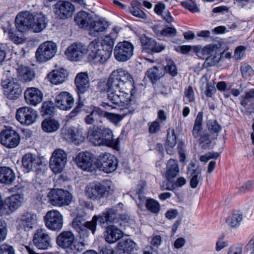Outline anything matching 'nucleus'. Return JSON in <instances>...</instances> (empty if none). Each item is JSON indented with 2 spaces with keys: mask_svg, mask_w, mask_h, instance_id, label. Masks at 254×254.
Returning <instances> with one entry per match:
<instances>
[{
  "mask_svg": "<svg viewBox=\"0 0 254 254\" xmlns=\"http://www.w3.org/2000/svg\"><path fill=\"white\" fill-rule=\"evenodd\" d=\"M94 156L86 151L79 153L75 158L77 166L83 171L92 172L95 170Z\"/></svg>",
  "mask_w": 254,
  "mask_h": 254,
  "instance_id": "a211bd4d",
  "label": "nucleus"
},
{
  "mask_svg": "<svg viewBox=\"0 0 254 254\" xmlns=\"http://www.w3.org/2000/svg\"><path fill=\"white\" fill-rule=\"evenodd\" d=\"M241 98L242 100L241 104L245 107L247 105L248 102L252 99L254 98V89H251L249 91L246 92L245 96H242Z\"/></svg>",
  "mask_w": 254,
  "mask_h": 254,
  "instance_id": "13d9d810",
  "label": "nucleus"
},
{
  "mask_svg": "<svg viewBox=\"0 0 254 254\" xmlns=\"http://www.w3.org/2000/svg\"><path fill=\"white\" fill-rule=\"evenodd\" d=\"M56 52V44L52 41H47L39 46L36 52L35 56L38 62L44 63L51 59Z\"/></svg>",
  "mask_w": 254,
  "mask_h": 254,
  "instance_id": "9b49d317",
  "label": "nucleus"
},
{
  "mask_svg": "<svg viewBox=\"0 0 254 254\" xmlns=\"http://www.w3.org/2000/svg\"><path fill=\"white\" fill-rule=\"evenodd\" d=\"M20 224L25 231L32 229L37 221V215L34 213L26 212L20 219Z\"/></svg>",
  "mask_w": 254,
  "mask_h": 254,
  "instance_id": "c85d7f7f",
  "label": "nucleus"
},
{
  "mask_svg": "<svg viewBox=\"0 0 254 254\" xmlns=\"http://www.w3.org/2000/svg\"><path fill=\"white\" fill-rule=\"evenodd\" d=\"M64 138L68 141L78 144L84 140L82 130L81 129L75 127L68 128L65 133Z\"/></svg>",
  "mask_w": 254,
  "mask_h": 254,
  "instance_id": "cd10ccee",
  "label": "nucleus"
},
{
  "mask_svg": "<svg viewBox=\"0 0 254 254\" xmlns=\"http://www.w3.org/2000/svg\"><path fill=\"white\" fill-rule=\"evenodd\" d=\"M133 80L127 71L119 68L110 74L107 81H100L97 85L101 93H108L109 103L102 102L101 106L106 109H127L126 114L131 112L128 109L132 103L131 98L135 93Z\"/></svg>",
  "mask_w": 254,
  "mask_h": 254,
  "instance_id": "f257e3e1",
  "label": "nucleus"
},
{
  "mask_svg": "<svg viewBox=\"0 0 254 254\" xmlns=\"http://www.w3.org/2000/svg\"><path fill=\"white\" fill-rule=\"evenodd\" d=\"M0 254H15L12 247L6 244L0 245Z\"/></svg>",
  "mask_w": 254,
  "mask_h": 254,
  "instance_id": "69168bd1",
  "label": "nucleus"
},
{
  "mask_svg": "<svg viewBox=\"0 0 254 254\" xmlns=\"http://www.w3.org/2000/svg\"><path fill=\"white\" fill-rule=\"evenodd\" d=\"M215 138L216 137L214 134H211L209 132L204 133L199 138V144L202 148H207L211 144L212 140H214Z\"/></svg>",
  "mask_w": 254,
  "mask_h": 254,
  "instance_id": "a18cd8bd",
  "label": "nucleus"
},
{
  "mask_svg": "<svg viewBox=\"0 0 254 254\" xmlns=\"http://www.w3.org/2000/svg\"><path fill=\"white\" fill-rule=\"evenodd\" d=\"M19 134L14 130L7 128L2 130L0 133V142L7 148L16 147L20 143Z\"/></svg>",
  "mask_w": 254,
  "mask_h": 254,
  "instance_id": "4468645a",
  "label": "nucleus"
},
{
  "mask_svg": "<svg viewBox=\"0 0 254 254\" xmlns=\"http://www.w3.org/2000/svg\"><path fill=\"white\" fill-rule=\"evenodd\" d=\"M24 201L23 194H15L6 198L4 201L1 200L0 205L1 216L9 215L19 208Z\"/></svg>",
  "mask_w": 254,
  "mask_h": 254,
  "instance_id": "0eeeda50",
  "label": "nucleus"
},
{
  "mask_svg": "<svg viewBox=\"0 0 254 254\" xmlns=\"http://www.w3.org/2000/svg\"><path fill=\"white\" fill-rule=\"evenodd\" d=\"M66 72L63 68L59 70H53L48 75L50 82L54 84H60L63 83L66 77Z\"/></svg>",
  "mask_w": 254,
  "mask_h": 254,
  "instance_id": "c9c22d12",
  "label": "nucleus"
},
{
  "mask_svg": "<svg viewBox=\"0 0 254 254\" xmlns=\"http://www.w3.org/2000/svg\"><path fill=\"white\" fill-rule=\"evenodd\" d=\"M101 127L93 126L88 131L87 137L89 141L95 146L103 145L101 138Z\"/></svg>",
  "mask_w": 254,
  "mask_h": 254,
  "instance_id": "72a5a7b5",
  "label": "nucleus"
},
{
  "mask_svg": "<svg viewBox=\"0 0 254 254\" xmlns=\"http://www.w3.org/2000/svg\"><path fill=\"white\" fill-rule=\"evenodd\" d=\"M203 119V113L199 112L195 120L194 124L192 130L193 137L195 138L200 136V131L202 130V122Z\"/></svg>",
  "mask_w": 254,
  "mask_h": 254,
  "instance_id": "37998d69",
  "label": "nucleus"
},
{
  "mask_svg": "<svg viewBox=\"0 0 254 254\" xmlns=\"http://www.w3.org/2000/svg\"><path fill=\"white\" fill-rule=\"evenodd\" d=\"M177 143L176 136L174 129H169L167 136L166 144L169 147H174Z\"/></svg>",
  "mask_w": 254,
  "mask_h": 254,
  "instance_id": "4d7b16f0",
  "label": "nucleus"
},
{
  "mask_svg": "<svg viewBox=\"0 0 254 254\" xmlns=\"http://www.w3.org/2000/svg\"><path fill=\"white\" fill-rule=\"evenodd\" d=\"M184 94L185 97L189 102H194L195 100L194 92L192 87L189 86L187 88L185 89Z\"/></svg>",
  "mask_w": 254,
  "mask_h": 254,
  "instance_id": "0e129e2a",
  "label": "nucleus"
},
{
  "mask_svg": "<svg viewBox=\"0 0 254 254\" xmlns=\"http://www.w3.org/2000/svg\"><path fill=\"white\" fill-rule=\"evenodd\" d=\"M101 138L103 145L110 147H115L117 144V141L114 138L113 131L107 127H101Z\"/></svg>",
  "mask_w": 254,
  "mask_h": 254,
  "instance_id": "f704fd0d",
  "label": "nucleus"
},
{
  "mask_svg": "<svg viewBox=\"0 0 254 254\" xmlns=\"http://www.w3.org/2000/svg\"><path fill=\"white\" fill-rule=\"evenodd\" d=\"M56 243L60 248L69 250L74 253L80 252L83 249L82 242L75 241V236L70 231H64L57 237Z\"/></svg>",
  "mask_w": 254,
  "mask_h": 254,
  "instance_id": "39448f33",
  "label": "nucleus"
},
{
  "mask_svg": "<svg viewBox=\"0 0 254 254\" xmlns=\"http://www.w3.org/2000/svg\"><path fill=\"white\" fill-rule=\"evenodd\" d=\"M34 245L39 250H47L52 247V239L49 232L44 228L37 229L32 240Z\"/></svg>",
  "mask_w": 254,
  "mask_h": 254,
  "instance_id": "423d86ee",
  "label": "nucleus"
},
{
  "mask_svg": "<svg viewBox=\"0 0 254 254\" xmlns=\"http://www.w3.org/2000/svg\"><path fill=\"white\" fill-rule=\"evenodd\" d=\"M110 35L106 36L102 42L99 40L91 42L88 47V58L95 65L105 63L112 53L114 39Z\"/></svg>",
  "mask_w": 254,
  "mask_h": 254,
  "instance_id": "f03ea898",
  "label": "nucleus"
},
{
  "mask_svg": "<svg viewBox=\"0 0 254 254\" xmlns=\"http://www.w3.org/2000/svg\"><path fill=\"white\" fill-rule=\"evenodd\" d=\"M108 26V23L106 21L102 19L94 20L93 18L87 28L89 35L93 37H97L100 33L104 32Z\"/></svg>",
  "mask_w": 254,
  "mask_h": 254,
  "instance_id": "a878e982",
  "label": "nucleus"
},
{
  "mask_svg": "<svg viewBox=\"0 0 254 254\" xmlns=\"http://www.w3.org/2000/svg\"><path fill=\"white\" fill-rule=\"evenodd\" d=\"M246 49V47L243 46L238 47L235 51V59L237 60H241L244 55Z\"/></svg>",
  "mask_w": 254,
  "mask_h": 254,
  "instance_id": "774afa93",
  "label": "nucleus"
},
{
  "mask_svg": "<svg viewBox=\"0 0 254 254\" xmlns=\"http://www.w3.org/2000/svg\"><path fill=\"white\" fill-rule=\"evenodd\" d=\"M135 243L130 239L122 240L117 245L118 252L121 253H129L133 249Z\"/></svg>",
  "mask_w": 254,
  "mask_h": 254,
  "instance_id": "ea45409f",
  "label": "nucleus"
},
{
  "mask_svg": "<svg viewBox=\"0 0 254 254\" xmlns=\"http://www.w3.org/2000/svg\"><path fill=\"white\" fill-rule=\"evenodd\" d=\"M181 5L185 8L192 12H197L199 11L198 7L193 2L182 1Z\"/></svg>",
  "mask_w": 254,
  "mask_h": 254,
  "instance_id": "bf43d9fd",
  "label": "nucleus"
},
{
  "mask_svg": "<svg viewBox=\"0 0 254 254\" xmlns=\"http://www.w3.org/2000/svg\"><path fill=\"white\" fill-rule=\"evenodd\" d=\"M22 163L24 171L27 173L30 171L39 172L45 165L41 158L31 153L24 155L22 159Z\"/></svg>",
  "mask_w": 254,
  "mask_h": 254,
  "instance_id": "dca6fc26",
  "label": "nucleus"
},
{
  "mask_svg": "<svg viewBox=\"0 0 254 254\" xmlns=\"http://www.w3.org/2000/svg\"><path fill=\"white\" fill-rule=\"evenodd\" d=\"M15 117L21 125L29 126L36 121L37 112L29 107H23L17 110Z\"/></svg>",
  "mask_w": 254,
  "mask_h": 254,
  "instance_id": "2eb2a0df",
  "label": "nucleus"
},
{
  "mask_svg": "<svg viewBox=\"0 0 254 254\" xmlns=\"http://www.w3.org/2000/svg\"><path fill=\"white\" fill-rule=\"evenodd\" d=\"M201 169L200 168H196L193 170L191 175L192 178L190 181V186L193 188H196L197 186L198 182L201 179Z\"/></svg>",
  "mask_w": 254,
  "mask_h": 254,
  "instance_id": "49530a36",
  "label": "nucleus"
},
{
  "mask_svg": "<svg viewBox=\"0 0 254 254\" xmlns=\"http://www.w3.org/2000/svg\"><path fill=\"white\" fill-rule=\"evenodd\" d=\"M34 20V15L29 12L19 13L15 18V25L20 32H25L31 29L32 22Z\"/></svg>",
  "mask_w": 254,
  "mask_h": 254,
  "instance_id": "aec40b11",
  "label": "nucleus"
},
{
  "mask_svg": "<svg viewBox=\"0 0 254 254\" xmlns=\"http://www.w3.org/2000/svg\"><path fill=\"white\" fill-rule=\"evenodd\" d=\"M110 187L99 183L89 184L86 186L85 193L87 197L92 200H98L104 197L109 191Z\"/></svg>",
  "mask_w": 254,
  "mask_h": 254,
  "instance_id": "6ab92c4d",
  "label": "nucleus"
},
{
  "mask_svg": "<svg viewBox=\"0 0 254 254\" xmlns=\"http://www.w3.org/2000/svg\"><path fill=\"white\" fill-rule=\"evenodd\" d=\"M176 33V29L172 27H167L160 31V34L164 36L174 37Z\"/></svg>",
  "mask_w": 254,
  "mask_h": 254,
  "instance_id": "680f3d73",
  "label": "nucleus"
},
{
  "mask_svg": "<svg viewBox=\"0 0 254 254\" xmlns=\"http://www.w3.org/2000/svg\"><path fill=\"white\" fill-rule=\"evenodd\" d=\"M133 50L134 47L130 42L127 41L119 42L114 49L115 58L119 62H126L132 56Z\"/></svg>",
  "mask_w": 254,
  "mask_h": 254,
  "instance_id": "f8f14e48",
  "label": "nucleus"
},
{
  "mask_svg": "<svg viewBox=\"0 0 254 254\" xmlns=\"http://www.w3.org/2000/svg\"><path fill=\"white\" fill-rule=\"evenodd\" d=\"M44 220L45 226L50 230L60 231L63 228V216L58 210L53 209L48 211L44 217Z\"/></svg>",
  "mask_w": 254,
  "mask_h": 254,
  "instance_id": "6e6552de",
  "label": "nucleus"
},
{
  "mask_svg": "<svg viewBox=\"0 0 254 254\" xmlns=\"http://www.w3.org/2000/svg\"><path fill=\"white\" fill-rule=\"evenodd\" d=\"M98 222L100 225H104L105 223H108L109 221L107 219V216L105 211L100 214L98 215H94L91 222L95 225V232L96 230L97 222Z\"/></svg>",
  "mask_w": 254,
  "mask_h": 254,
  "instance_id": "864d4df0",
  "label": "nucleus"
},
{
  "mask_svg": "<svg viewBox=\"0 0 254 254\" xmlns=\"http://www.w3.org/2000/svg\"><path fill=\"white\" fill-rule=\"evenodd\" d=\"M84 50L81 44L73 43L67 48L65 54L69 60L77 61L82 58Z\"/></svg>",
  "mask_w": 254,
  "mask_h": 254,
  "instance_id": "393cba45",
  "label": "nucleus"
},
{
  "mask_svg": "<svg viewBox=\"0 0 254 254\" xmlns=\"http://www.w3.org/2000/svg\"><path fill=\"white\" fill-rule=\"evenodd\" d=\"M145 46L148 50L154 53H159L165 49V46L157 42L155 40L150 38L146 42Z\"/></svg>",
  "mask_w": 254,
  "mask_h": 254,
  "instance_id": "c03bdc74",
  "label": "nucleus"
},
{
  "mask_svg": "<svg viewBox=\"0 0 254 254\" xmlns=\"http://www.w3.org/2000/svg\"><path fill=\"white\" fill-rule=\"evenodd\" d=\"M254 0H235V3L241 8L247 7L250 8L252 6Z\"/></svg>",
  "mask_w": 254,
  "mask_h": 254,
  "instance_id": "338daca9",
  "label": "nucleus"
},
{
  "mask_svg": "<svg viewBox=\"0 0 254 254\" xmlns=\"http://www.w3.org/2000/svg\"><path fill=\"white\" fill-rule=\"evenodd\" d=\"M163 68L161 66H154L148 70L147 76L152 83H155L163 76Z\"/></svg>",
  "mask_w": 254,
  "mask_h": 254,
  "instance_id": "a19ab883",
  "label": "nucleus"
},
{
  "mask_svg": "<svg viewBox=\"0 0 254 254\" xmlns=\"http://www.w3.org/2000/svg\"><path fill=\"white\" fill-rule=\"evenodd\" d=\"M104 118H106L109 121L113 123L114 125H117L123 120L124 116L119 114L110 113L105 111Z\"/></svg>",
  "mask_w": 254,
  "mask_h": 254,
  "instance_id": "6e6d98bb",
  "label": "nucleus"
},
{
  "mask_svg": "<svg viewBox=\"0 0 254 254\" xmlns=\"http://www.w3.org/2000/svg\"><path fill=\"white\" fill-rule=\"evenodd\" d=\"M207 128L211 134H217L221 130V127L216 120L209 121L207 123Z\"/></svg>",
  "mask_w": 254,
  "mask_h": 254,
  "instance_id": "5fc2aeb1",
  "label": "nucleus"
},
{
  "mask_svg": "<svg viewBox=\"0 0 254 254\" xmlns=\"http://www.w3.org/2000/svg\"><path fill=\"white\" fill-rule=\"evenodd\" d=\"M34 21L32 22L30 30L34 32H40L46 27L45 17L42 14L34 15Z\"/></svg>",
  "mask_w": 254,
  "mask_h": 254,
  "instance_id": "e433bc0d",
  "label": "nucleus"
},
{
  "mask_svg": "<svg viewBox=\"0 0 254 254\" xmlns=\"http://www.w3.org/2000/svg\"><path fill=\"white\" fill-rule=\"evenodd\" d=\"M93 18V17L89 13L81 10L76 14L74 17V21L80 28L87 29Z\"/></svg>",
  "mask_w": 254,
  "mask_h": 254,
  "instance_id": "7c9ffc66",
  "label": "nucleus"
},
{
  "mask_svg": "<svg viewBox=\"0 0 254 254\" xmlns=\"http://www.w3.org/2000/svg\"><path fill=\"white\" fill-rule=\"evenodd\" d=\"M123 232L114 225H109L106 228L104 235L105 240L109 243H114L121 238Z\"/></svg>",
  "mask_w": 254,
  "mask_h": 254,
  "instance_id": "c756f323",
  "label": "nucleus"
},
{
  "mask_svg": "<svg viewBox=\"0 0 254 254\" xmlns=\"http://www.w3.org/2000/svg\"><path fill=\"white\" fill-rule=\"evenodd\" d=\"M55 102V105L61 110H68L72 107L74 99L71 94L64 91L56 96Z\"/></svg>",
  "mask_w": 254,
  "mask_h": 254,
  "instance_id": "4be33fe9",
  "label": "nucleus"
},
{
  "mask_svg": "<svg viewBox=\"0 0 254 254\" xmlns=\"http://www.w3.org/2000/svg\"><path fill=\"white\" fill-rule=\"evenodd\" d=\"M60 127V125L59 122L52 118L46 119L42 123L43 130L48 133L56 131Z\"/></svg>",
  "mask_w": 254,
  "mask_h": 254,
  "instance_id": "58836bf2",
  "label": "nucleus"
},
{
  "mask_svg": "<svg viewBox=\"0 0 254 254\" xmlns=\"http://www.w3.org/2000/svg\"><path fill=\"white\" fill-rule=\"evenodd\" d=\"M123 204L121 203L111 208H107L104 211L109 223L119 222V215L123 210Z\"/></svg>",
  "mask_w": 254,
  "mask_h": 254,
  "instance_id": "473e14b6",
  "label": "nucleus"
},
{
  "mask_svg": "<svg viewBox=\"0 0 254 254\" xmlns=\"http://www.w3.org/2000/svg\"><path fill=\"white\" fill-rule=\"evenodd\" d=\"M130 12L134 16L142 19L146 18V14L137 7L132 6L130 8Z\"/></svg>",
  "mask_w": 254,
  "mask_h": 254,
  "instance_id": "052dcab7",
  "label": "nucleus"
},
{
  "mask_svg": "<svg viewBox=\"0 0 254 254\" xmlns=\"http://www.w3.org/2000/svg\"><path fill=\"white\" fill-rule=\"evenodd\" d=\"M167 64L165 66V70L172 76H175L178 74L177 67L175 63L171 59H167Z\"/></svg>",
  "mask_w": 254,
  "mask_h": 254,
  "instance_id": "603ef678",
  "label": "nucleus"
},
{
  "mask_svg": "<svg viewBox=\"0 0 254 254\" xmlns=\"http://www.w3.org/2000/svg\"><path fill=\"white\" fill-rule=\"evenodd\" d=\"M105 111L98 107H93L89 114L84 118L87 125H93L95 123H102Z\"/></svg>",
  "mask_w": 254,
  "mask_h": 254,
  "instance_id": "b1692460",
  "label": "nucleus"
},
{
  "mask_svg": "<svg viewBox=\"0 0 254 254\" xmlns=\"http://www.w3.org/2000/svg\"><path fill=\"white\" fill-rule=\"evenodd\" d=\"M17 78L22 82H28L33 80L35 73L33 68L21 65L17 68Z\"/></svg>",
  "mask_w": 254,
  "mask_h": 254,
  "instance_id": "bb28decb",
  "label": "nucleus"
},
{
  "mask_svg": "<svg viewBox=\"0 0 254 254\" xmlns=\"http://www.w3.org/2000/svg\"><path fill=\"white\" fill-rule=\"evenodd\" d=\"M179 172V168L177 161L174 159H170L166 166V177L170 180L175 177Z\"/></svg>",
  "mask_w": 254,
  "mask_h": 254,
  "instance_id": "4c0bfd02",
  "label": "nucleus"
},
{
  "mask_svg": "<svg viewBox=\"0 0 254 254\" xmlns=\"http://www.w3.org/2000/svg\"><path fill=\"white\" fill-rule=\"evenodd\" d=\"M54 103L52 101H45L42 106L41 112L43 115H51L54 112Z\"/></svg>",
  "mask_w": 254,
  "mask_h": 254,
  "instance_id": "3c124183",
  "label": "nucleus"
},
{
  "mask_svg": "<svg viewBox=\"0 0 254 254\" xmlns=\"http://www.w3.org/2000/svg\"><path fill=\"white\" fill-rule=\"evenodd\" d=\"M228 246V244L227 241L225 240L223 237H220L216 242L215 250L217 252L220 251Z\"/></svg>",
  "mask_w": 254,
  "mask_h": 254,
  "instance_id": "e2e57ef3",
  "label": "nucleus"
},
{
  "mask_svg": "<svg viewBox=\"0 0 254 254\" xmlns=\"http://www.w3.org/2000/svg\"><path fill=\"white\" fill-rule=\"evenodd\" d=\"M99 169L106 173L114 172L117 168L118 161L115 156L110 153L100 154L97 159Z\"/></svg>",
  "mask_w": 254,
  "mask_h": 254,
  "instance_id": "f3484780",
  "label": "nucleus"
},
{
  "mask_svg": "<svg viewBox=\"0 0 254 254\" xmlns=\"http://www.w3.org/2000/svg\"><path fill=\"white\" fill-rule=\"evenodd\" d=\"M1 80V85L3 89L4 95L9 99L16 100L22 94V88L18 82L15 81L12 74L9 70L5 71Z\"/></svg>",
  "mask_w": 254,
  "mask_h": 254,
  "instance_id": "7ed1b4c3",
  "label": "nucleus"
},
{
  "mask_svg": "<svg viewBox=\"0 0 254 254\" xmlns=\"http://www.w3.org/2000/svg\"><path fill=\"white\" fill-rule=\"evenodd\" d=\"M196 55L200 59H204L208 57L210 55H213L215 52L214 47L211 45L205 46L203 48L196 47Z\"/></svg>",
  "mask_w": 254,
  "mask_h": 254,
  "instance_id": "79ce46f5",
  "label": "nucleus"
},
{
  "mask_svg": "<svg viewBox=\"0 0 254 254\" xmlns=\"http://www.w3.org/2000/svg\"><path fill=\"white\" fill-rule=\"evenodd\" d=\"M242 220V216L239 213L233 214L227 219V224L232 227H234L240 225Z\"/></svg>",
  "mask_w": 254,
  "mask_h": 254,
  "instance_id": "09e8293b",
  "label": "nucleus"
},
{
  "mask_svg": "<svg viewBox=\"0 0 254 254\" xmlns=\"http://www.w3.org/2000/svg\"><path fill=\"white\" fill-rule=\"evenodd\" d=\"M76 91L79 96V103L74 109L69 114L70 119L76 116L81 111L83 104L80 102L81 95L86 92L90 87V82L88 74L86 72L78 73L74 79Z\"/></svg>",
  "mask_w": 254,
  "mask_h": 254,
  "instance_id": "20e7f679",
  "label": "nucleus"
},
{
  "mask_svg": "<svg viewBox=\"0 0 254 254\" xmlns=\"http://www.w3.org/2000/svg\"><path fill=\"white\" fill-rule=\"evenodd\" d=\"M145 205L148 210L154 213L158 212L160 209L159 203L156 200L153 199H147L146 200Z\"/></svg>",
  "mask_w": 254,
  "mask_h": 254,
  "instance_id": "8fccbe9b",
  "label": "nucleus"
},
{
  "mask_svg": "<svg viewBox=\"0 0 254 254\" xmlns=\"http://www.w3.org/2000/svg\"><path fill=\"white\" fill-rule=\"evenodd\" d=\"M67 162V154L63 149H57L53 152L50 160V167L55 174L60 173Z\"/></svg>",
  "mask_w": 254,
  "mask_h": 254,
  "instance_id": "ddd939ff",
  "label": "nucleus"
},
{
  "mask_svg": "<svg viewBox=\"0 0 254 254\" xmlns=\"http://www.w3.org/2000/svg\"><path fill=\"white\" fill-rule=\"evenodd\" d=\"M24 97L28 104L36 106L42 102L43 94L38 88L30 87L25 91Z\"/></svg>",
  "mask_w": 254,
  "mask_h": 254,
  "instance_id": "5701e85b",
  "label": "nucleus"
},
{
  "mask_svg": "<svg viewBox=\"0 0 254 254\" xmlns=\"http://www.w3.org/2000/svg\"><path fill=\"white\" fill-rule=\"evenodd\" d=\"M48 197L53 205L62 206L69 204L72 200V195L67 190L62 189L51 190Z\"/></svg>",
  "mask_w": 254,
  "mask_h": 254,
  "instance_id": "9d476101",
  "label": "nucleus"
},
{
  "mask_svg": "<svg viewBox=\"0 0 254 254\" xmlns=\"http://www.w3.org/2000/svg\"><path fill=\"white\" fill-rule=\"evenodd\" d=\"M74 11V5L68 1L60 0L55 4V13L60 19L70 17Z\"/></svg>",
  "mask_w": 254,
  "mask_h": 254,
  "instance_id": "412c9836",
  "label": "nucleus"
},
{
  "mask_svg": "<svg viewBox=\"0 0 254 254\" xmlns=\"http://www.w3.org/2000/svg\"><path fill=\"white\" fill-rule=\"evenodd\" d=\"M72 228L79 234L81 238H87L89 234V230L92 234L95 233V225L90 221H86L84 217L77 215L72 222Z\"/></svg>",
  "mask_w": 254,
  "mask_h": 254,
  "instance_id": "1a4fd4ad",
  "label": "nucleus"
},
{
  "mask_svg": "<svg viewBox=\"0 0 254 254\" xmlns=\"http://www.w3.org/2000/svg\"><path fill=\"white\" fill-rule=\"evenodd\" d=\"M240 70L243 77L245 79H249L254 74V70L251 66L247 64L242 65Z\"/></svg>",
  "mask_w": 254,
  "mask_h": 254,
  "instance_id": "de8ad7c7",
  "label": "nucleus"
},
{
  "mask_svg": "<svg viewBox=\"0 0 254 254\" xmlns=\"http://www.w3.org/2000/svg\"><path fill=\"white\" fill-rule=\"evenodd\" d=\"M15 179L13 171L8 167H0V183L5 185H11Z\"/></svg>",
  "mask_w": 254,
  "mask_h": 254,
  "instance_id": "2f4dec72",
  "label": "nucleus"
}]
</instances>
